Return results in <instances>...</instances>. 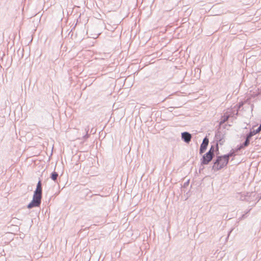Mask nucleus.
I'll return each mask as SVG.
<instances>
[{"label":"nucleus","mask_w":261,"mask_h":261,"mask_svg":"<svg viewBox=\"0 0 261 261\" xmlns=\"http://www.w3.org/2000/svg\"><path fill=\"white\" fill-rule=\"evenodd\" d=\"M229 160V155L219 156L214 163L213 167L217 170H219L225 166Z\"/></svg>","instance_id":"obj_2"},{"label":"nucleus","mask_w":261,"mask_h":261,"mask_svg":"<svg viewBox=\"0 0 261 261\" xmlns=\"http://www.w3.org/2000/svg\"><path fill=\"white\" fill-rule=\"evenodd\" d=\"M214 151L215 148L214 146H212L209 151L203 157L202 163L203 164H207L212 160L214 155Z\"/></svg>","instance_id":"obj_3"},{"label":"nucleus","mask_w":261,"mask_h":261,"mask_svg":"<svg viewBox=\"0 0 261 261\" xmlns=\"http://www.w3.org/2000/svg\"><path fill=\"white\" fill-rule=\"evenodd\" d=\"M208 139L207 138H205L202 142V143L201 144L200 146V153H202L206 149L208 144Z\"/></svg>","instance_id":"obj_4"},{"label":"nucleus","mask_w":261,"mask_h":261,"mask_svg":"<svg viewBox=\"0 0 261 261\" xmlns=\"http://www.w3.org/2000/svg\"><path fill=\"white\" fill-rule=\"evenodd\" d=\"M58 174L56 173V172H53L52 174H51V178L53 180H56L57 178V177H58Z\"/></svg>","instance_id":"obj_6"},{"label":"nucleus","mask_w":261,"mask_h":261,"mask_svg":"<svg viewBox=\"0 0 261 261\" xmlns=\"http://www.w3.org/2000/svg\"><path fill=\"white\" fill-rule=\"evenodd\" d=\"M42 198V187L41 182L39 181L37 185L36 190L34 192L33 200L28 205V208H32L34 207L39 206L41 203V200Z\"/></svg>","instance_id":"obj_1"},{"label":"nucleus","mask_w":261,"mask_h":261,"mask_svg":"<svg viewBox=\"0 0 261 261\" xmlns=\"http://www.w3.org/2000/svg\"><path fill=\"white\" fill-rule=\"evenodd\" d=\"M181 137L182 139L187 143H189L191 139V134L187 132L182 133L181 134Z\"/></svg>","instance_id":"obj_5"},{"label":"nucleus","mask_w":261,"mask_h":261,"mask_svg":"<svg viewBox=\"0 0 261 261\" xmlns=\"http://www.w3.org/2000/svg\"><path fill=\"white\" fill-rule=\"evenodd\" d=\"M259 127H260V129H261V124L260 125V126Z\"/></svg>","instance_id":"obj_11"},{"label":"nucleus","mask_w":261,"mask_h":261,"mask_svg":"<svg viewBox=\"0 0 261 261\" xmlns=\"http://www.w3.org/2000/svg\"><path fill=\"white\" fill-rule=\"evenodd\" d=\"M249 138H248V137H247V138H246V141L244 143V146H247L249 144Z\"/></svg>","instance_id":"obj_8"},{"label":"nucleus","mask_w":261,"mask_h":261,"mask_svg":"<svg viewBox=\"0 0 261 261\" xmlns=\"http://www.w3.org/2000/svg\"><path fill=\"white\" fill-rule=\"evenodd\" d=\"M256 134V133L255 132V130L253 131V132H251L249 135L247 136V137L249 138H250L251 137H252L253 136H254V135H255Z\"/></svg>","instance_id":"obj_7"},{"label":"nucleus","mask_w":261,"mask_h":261,"mask_svg":"<svg viewBox=\"0 0 261 261\" xmlns=\"http://www.w3.org/2000/svg\"><path fill=\"white\" fill-rule=\"evenodd\" d=\"M261 130L260 127H259L255 132L257 133H258Z\"/></svg>","instance_id":"obj_10"},{"label":"nucleus","mask_w":261,"mask_h":261,"mask_svg":"<svg viewBox=\"0 0 261 261\" xmlns=\"http://www.w3.org/2000/svg\"><path fill=\"white\" fill-rule=\"evenodd\" d=\"M228 118H229V116H224L223 117V122H224L226 121L228 119Z\"/></svg>","instance_id":"obj_9"}]
</instances>
